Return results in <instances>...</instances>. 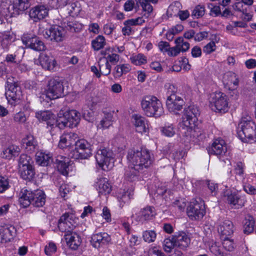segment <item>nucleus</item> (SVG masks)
I'll return each mask as SVG.
<instances>
[{
	"label": "nucleus",
	"instance_id": "obj_1",
	"mask_svg": "<svg viewBox=\"0 0 256 256\" xmlns=\"http://www.w3.org/2000/svg\"><path fill=\"white\" fill-rule=\"evenodd\" d=\"M199 115V110L194 106H190L184 109L180 126L182 128V130H183L182 132L186 136H193L198 138V140L202 139L204 137V136L198 128V116Z\"/></svg>",
	"mask_w": 256,
	"mask_h": 256
},
{
	"label": "nucleus",
	"instance_id": "obj_2",
	"mask_svg": "<svg viewBox=\"0 0 256 256\" xmlns=\"http://www.w3.org/2000/svg\"><path fill=\"white\" fill-rule=\"evenodd\" d=\"M127 160L132 166L142 170L150 167L152 162L149 150L145 148H141L140 150H130L128 152Z\"/></svg>",
	"mask_w": 256,
	"mask_h": 256
},
{
	"label": "nucleus",
	"instance_id": "obj_3",
	"mask_svg": "<svg viewBox=\"0 0 256 256\" xmlns=\"http://www.w3.org/2000/svg\"><path fill=\"white\" fill-rule=\"evenodd\" d=\"M141 106L144 114L149 117L159 118L164 112L161 102L154 96H144L141 100Z\"/></svg>",
	"mask_w": 256,
	"mask_h": 256
},
{
	"label": "nucleus",
	"instance_id": "obj_4",
	"mask_svg": "<svg viewBox=\"0 0 256 256\" xmlns=\"http://www.w3.org/2000/svg\"><path fill=\"white\" fill-rule=\"evenodd\" d=\"M30 0H14L13 4L2 2L0 4V14L6 17H14L22 14L30 6Z\"/></svg>",
	"mask_w": 256,
	"mask_h": 256
},
{
	"label": "nucleus",
	"instance_id": "obj_5",
	"mask_svg": "<svg viewBox=\"0 0 256 256\" xmlns=\"http://www.w3.org/2000/svg\"><path fill=\"white\" fill-rule=\"evenodd\" d=\"M238 126L240 129L238 134L242 142L250 143L256 142V126L250 116L242 117Z\"/></svg>",
	"mask_w": 256,
	"mask_h": 256
},
{
	"label": "nucleus",
	"instance_id": "obj_6",
	"mask_svg": "<svg viewBox=\"0 0 256 256\" xmlns=\"http://www.w3.org/2000/svg\"><path fill=\"white\" fill-rule=\"evenodd\" d=\"M6 90V98L10 104L14 105L20 100L22 96L21 88L14 78L9 77L7 78Z\"/></svg>",
	"mask_w": 256,
	"mask_h": 256
},
{
	"label": "nucleus",
	"instance_id": "obj_7",
	"mask_svg": "<svg viewBox=\"0 0 256 256\" xmlns=\"http://www.w3.org/2000/svg\"><path fill=\"white\" fill-rule=\"evenodd\" d=\"M92 155L91 144L84 139L78 140L74 150L71 151L69 156L75 160L87 159Z\"/></svg>",
	"mask_w": 256,
	"mask_h": 256
},
{
	"label": "nucleus",
	"instance_id": "obj_8",
	"mask_svg": "<svg viewBox=\"0 0 256 256\" xmlns=\"http://www.w3.org/2000/svg\"><path fill=\"white\" fill-rule=\"evenodd\" d=\"M187 214L192 220H201L206 214L204 204L200 198L190 202L187 208Z\"/></svg>",
	"mask_w": 256,
	"mask_h": 256
},
{
	"label": "nucleus",
	"instance_id": "obj_9",
	"mask_svg": "<svg viewBox=\"0 0 256 256\" xmlns=\"http://www.w3.org/2000/svg\"><path fill=\"white\" fill-rule=\"evenodd\" d=\"M46 94V97L50 100L56 99L65 95L62 82L59 78H54L48 81Z\"/></svg>",
	"mask_w": 256,
	"mask_h": 256
},
{
	"label": "nucleus",
	"instance_id": "obj_10",
	"mask_svg": "<svg viewBox=\"0 0 256 256\" xmlns=\"http://www.w3.org/2000/svg\"><path fill=\"white\" fill-rule=\"evenodd\" d=\"M210 102L212 109L214 110L224 113L228 110L227 96L222 92L212 94Z\"/></svg>",
	"mask_w": 256,
	"mask_h": 256
},
{
	"label": "nucleus",
	"instance_id": "obj_11",
	"mask_svg": "<svg viewBox=\"0 0 256 256\" xmlns=\"http://www.w3.org/2000/svg\"><path fill=\"white\" fill-rule=\"evenodd\" d=\"M210 154H214L220 156V160L227 164L231 166V162L229 158L222 159V156L227 152V148L224 141L220 138L216 139L212 143V146L208 149Z\"/></svg>",
	"mask_w": 256,
	"mask_h": 256
},
{
	"label": "nucleus",
	"instance_id": "obj_12",
	"mask_svg": "<svg viewBox=\"0 0 256 256\" xmlns=\"http://www.w3.org/2000/svg\"><path fill=\"white\" fill-rule=\"evenodd\" d=\"M22 42L26 48H30L35 51L44 50L46 46L44 42L40 38L30 34H24L22 38Z\"/></svg>",
	"mask_w": 256,
	"mask_h": 256
},
{
	"label": "nucleus",
	"instance_id": "obj_13",
	"mask_svg": "<svg viewBox=\"0 0 256 256\" xmlns=\"http://www.w3.org/2000/svg\"><path fill=\"white\" fill-rule=\"evenodd\" d=\"M95 158L99 166L102 168L104 166H108L111 162H113L112 153L106 148L98 150Z\"/></svg>",
	"mask_w": 256,
	"mask_h": 256
},
{
	"label": "nucleus",
	"instance_id": "obj_14",
	"mask_svg": "<svg viewBox=\"0 0 256 256\" xmlns=\"http://www.w3.org/2000/svg\"><path fill=\"white\" fill-rule=\"evenodd\" d=\"M224 198L228 204L234 206H242L246 202L244 196H241L236 192H232L229 190L224 192Z\"/></svg>",
	"mask_w": 256,
	"mask_h": 256
},
{
	"label": "nucleus",
	"instance_id": "obj_15",
	"mask_svg": "<svg viewBox=\"0 0 256 256\" xmlns=\"http://www.w3.org/2000/svg\"><path fill=\"white\" fill-rule=\"evenodd\" d=\"M48 10L44 5H37L31 8L29 16L31 20L36 22L44 19L48 15Z\"/></svg>",
	"mask_w": 256,
	"mask_h": 256
},
{
	"label": "nucleus",
	"instance_id": "obj_16",
	"mask_svg": "<svg viewBox=\"0 0 256 256\" xmlns=\"http://www.w3.org/2000/svg\"><path fill=\"white\" fill-rule=\"evenodd\" d=\"M64 34V30L63 28L56 25L46 30L44 35L46 38L60 42L63 40Z\"/></svg>",
	"mask_w": 256,
	"mask_h": 256
},
{
	"label": "nucleus",
	"instance_id": "obj_17",
	"mask_svg": "<svg viewBox=\"0 0 256 256\" xmlns=\"http://www.w3.org/2000/svg\"><path fill=\"white\" fill-rule=\"evenodd\" d=\"M184 102L179 96H172L170 98H166V105L168 110L174 114H178V112L182 108Z\"/></svg>",
	"mask_w": 256,
	"mask_h": 256
},
{
	"label": "nucleus",
	"instance_id": "obj_18",
	"mask_svg": "<svg viewBox=\"0 0 256 256\" xmlns=\"http://www.w3.org/2000/svg\"><path fill=\"white\" fill-rule=\"evenodd\" d=\"M110 240L111 238L108 234L106 232H100L92 235L90 242L94 248H98L107 245Z\"/></svg>",
	"mask_w": 256,
	"mask_h": 256
},
{
	"label": "nucleus",
	"instance_id": "obj_19",
	"mask_svg": "<svg viewBox=\"0 0 256 256\" xmlns=\"http://www.w3.org/2000/svg\"><path fill=\"white\" fill-rule=\"evenodd\" d=\"M78 140L77 134L74 132H66L62 134L60 137L58 143V147L64 148L76 146Z\"/></svg>",
	"mask_w": 256,
	"mask_h": 256
},
{
	"label": "nucleus",
	"instance_id": "obj_20",
	"mask_svg": "<svg viewBox=\"0 0 256 256\" xmlns=\"http://www.w3.org/2000/svg\"><path fill=\"white\" fill-rule=\"evenodd\" d=\"M175 46L168 49V54L170 56H176L180 52H186L190 48V44L184 42L182 37L178 38L175 40Z\"/></svg>",
	"mask_w": 256,
	"mask_h": 256
},
{
	"label": "nucleus",
	"instance_id": "obj_21",
	"mask_svg": "<svg viewBox=\"0 0 256 256\" xmlns=\"http://www.w3.org/2000/svg\"><path fill=\"white\" fill-rule=\"evenodd\" d=\"M156 214L154 208L152 206H148L141 209L136 220L138 222H144L145 221L152 220Z\"/></svg>",
	"mask_w": 256,
	"mask_h": 256
},
{
	"label": "nucleus",
	"instance_id": "obj_22",
	"mask_svg": "<svg viewBox=\"0 0 256 256\" xmlns=\"http://www.w3.org/2000/svg\"><path fill=\"white\" fill-rule=\"evenodd\" d=\"M176 247L185 250L190 242V238L184 232H180L173 236Z\"/></svg>",
	"mask_w": 256,
	"mask_h": 256
},
{
	"label": "nucleus",
	"instance_id": "obj_23",
	"mask_svg": "<svg viewBox=\"0 0 256 256\" xmlns=\"http://www.w3.org/2000/svg\"><path fill=\"white\" fill-rule=\"evenodd\" d=\"M64 237L68 246L72 250H78L82 243L80 236L76 232H72L68 234H65Z\"/></svg>",
	"mask_w": 256,
	"mask_h": 256
},
{
	"label": "nucleus",
	"instance_id": "obj_24",
	"mask_svg": "<svg viewBox=\"0 0 256 256\" xmlns=\"http://www.w3.org/2000/svg\"><path fill=\"white\" fill-rule=\"evenodd\" d=\"M68 219L72 220V218L68 217V213L63 214L58 220V226L62 232L68 234L72 232L73 225L68 224Z\"/></svg>",
	"mask_w": 256,
	"mask_h": 256
},
{
	"label": "nucleus",
	"instance_id": "obj_25",
	"mask_svg": "<svg viewBox=\"0 0 256 256\" xmlns=\"http://www.w3.org/2000/svg\"><path fill=\"white\" fill-rule=\"evenodd\" d=\"M23 148L30 153L34 152L38 149V144L36 139L32 134L27 135L22 140Z\"/></svg>",
	"mask_w": 256,
	"mask_h": 256
},
{
	"label": "nucleus",
	"instance_id": "obj_26",
	"mask_svg": "<svg viewBox=\"0 0 256 256\" xmlns=\"http://www.w3.org/2000/svg\"><path fill=\"white\" fill-rule=\"evenodd\" d=\"M132 119L137 132L140 133L146 132L148 126L147 121L144 117L139 114H134L132 116Z\"/></svg>",
	"mask_w": 256,
	"mask_h": 256
},
{
	"label": "nucleus",
	"instance_id": "obj_27",
	"mask_svg": "<svg viewBox=\"0 0 256 256\" xmlns=\"http://www.w3.org/2000/svg\"><path fill=\"white\" fill-rule=\"evenodd\" d=\"M33 192L26 188L21 190L19 194V202L23 208H27L32 204Z\"/></svg>",
	"mask_w": 256,
	"mask_h": 256
},
{
	"label": "nucleus",
	"instance_id": "obj_28",
	"mask_svg": "<svg viewBox=\"0 0 256 256\" xmlns=\"http://www.w3.org/2000/svg\"><path fill=\"white\" fill-rule=\"evenodd\" d=\"M38 62L44 68L48 70H54L56 64L54 58L45 54H40Z\"/></svg>",
	"mask_w": 256,
	"mask_h": 256
},
{
	"label": "nucleus",
	"instance_id": "obj_29",
	"mask_svg": "<svg viewBox=\"0 0 256 256\" xmlns=\"http://www.w3.org/2000/svg\"><path fill=\"white\" fill-rule=\"evenodd\" d=\"M218 230L222 236H230L234 232L232 222L230 220H225L218 226Z\"/></svg>",
	"mask_w": 256,
	"mask_h": 256
},
{
	"label": "nucleus",
	"instance_id": "obj_30",
	"mask_svg": "<svg viewBox=\"0 0 256 256\" xmlns=\"http://www.w3.org/2000/svg\"><path fill=\"white\" fill-rule=\"evenodd\" d=\"M70 162V160L68 158L60 156V159H56L54 164L56 165L58 171L62 174L66 176L68 174Z\"/></svg>",
	"mask_w": 256,
	"mask_h": 256
},
{
	"label": "nucleus",
	"instance_id": "obj_31",
	"mask_svg": "<svg viewBox=\"0 0 256 256\" xmlns=\"http://www.w3.org/2000/svg\"><path fill=\"white\" fill-rule=\"evenodd\" d=\"M36 158V163L43 166H48L53 162V158L50 154L42 152H38Z\"/></svg>",
	"mask_w": 256,
	"mask_h": 256
},
{
	"label": "nucleus",
	"instance_id": "obj_32",
	"mask_svg": "<svg viewBox=\"0 0 256 256\" xmlns=\"http://www.w3.org/2000/svg\"><path fill=\"white\" fill-rule=\"evenodd\" d=\"M66 116H68L69 128L76 126L80 120V114L76 110H72L66 111Z\"/></svg>",
	"mask_w": 256,
	"mask_h": 256
},
{
	"label": "nucleus",
	"instance_id": "obj_33",
	"mask_svg": "<svg viewBox=\"0 0 256 256\" xmlns=\"http://www.w3.org/2000/svg\"><path fill=\"white\" fill-rule=\"evenodd\" d=\"M46 202V194L41 190H38L33 192L32 205L35 207L42 206Z\"/></svg>",
	"mask_w": 256,
	"mask_h": 256
},
{
	"label": "nucleus",
	"instance_id": "obj_34",
	"mask_svg": "<svg viewBox=\"0 0 256 256\" xmlns=\"http://www.w3.org/2000/svg\"><path fill=\"white\" fill-rule=\"evenodd\" d=\"M96 187L100 194H106L110 192L112 188L110 184L106 178H101L96 184Z\"/></svg>",
	"mask_w": 256,
	"mask_h": 256
},
{
	"label": "nucleus",
	"instance_id": "obj_35",
	"mask_svg": "<svg viewBox=\"0 0 256 256\" xmlns=\"http://www.w3.org/2000/svg\"><path fill=\"white\" fill-rule=\"evenodd\" d=\"M19 173L22 179L28 180H32L35 175V171L32 164L26 166H20Z\"/></svg>",
	"mask_w": 256,
	"mask_h": 256
},
{
	"label": "nucleus",
	"instance_id": "obj_36",
	"mask_svg": "<svg viewBox=\"0 0 256 256\" xmlns=\"http://www.w3.org/2000/svg\"><path fill=\"white\" fill-rule=\"evenodd\" d=\"M20 152V148L18 146L12 145L3 150L1 155L3 158L10 160L13 157L18 156Z\"/></svg>",
	"mask_w": 256,
	"mask_h": 256
},
{
	"label": "nucleus",
	"instance_id": "obj_37",
	"mask_svg": "<svg viewBox=\"0 0 256 256\" xmlns=\"http://www.w3.org/2000/svg\"><path fill=\"white\" fill-rule=\"evenodd\" d=\"M255 226L254 218L250 215H247L244 222V232L249 234L252 232Z\"/></svg>",
	"mask_w": 256,
	"mask_h": 256
},
{
	"label": "nucleus",
	"instance_id": "obj_38",
	"mask_svg": "<svg viewBox=\"0 0 256 256\" xmlns=\"http://www.w3.org/2000/svg\"><path fill=\"white\" fill-rule=\"evenodd\" d=\"M131 70V66L129 64H124L117 65L114 68L113 74L114 78H120L123 74H126Z\"/></svg>",
	"mask_w": 256,
	"mask_h": 256
},
{
	"label": "nucleus",
	"instance_id": "obj_39",
	"mask_svg": "<svg viewBox=\"0 0 256 256\" xmlns=\"http://www.w3.org/2000/svg\"><path fill=\"white\" fill-rule=\"evenodd\" d=\"M66 116V112H60L58 114V118L56 121V124L60 129H64L66 127L69 128V122Z\"/></svg>",
	"mask_w": 256,
	"mask_h": 256
},
{
	"label": "nucleus",
	"instance_id": "obj_40",
	"mask_svg": "<svg viewBox=\"0 0 256 256\" xmlns=\"http://www.w3.org/2000/svg\"><path fill=\"white\" fill-rule=\"evenodd\" d=\"M140 169H136L135 166L128 167L126 170L125 178L129 181L132 182L138 179V172Z\"/></svg>",
	"mask_w": 256,
	"mask_h": 256
},
{
	"label": "nucleus",
	"instance_id": "obj_41",
	"mask_svg": "<svg viewBox=\"0 0 256 256\" xmlns=\"http://www.w3.org/2000/svg\"><path fill=\"white\" fill-rule=\"evenodd\" d=\"M99 70L101 75L108 76L111 72V66L108 60H100L98 62Z\"/></svg>",
	"mask_w": 256,
	"mask_h": 256
},
{
	"label": "nucleus",
	"instance_id": "obj_42",
	"mask_svg": "<svg viewBox=\"0 0 256 256\" xmlns=\"http://www.w3.org/2000/svg\"><path fill=\"white\" fill-rule=\"evenodd\" d=\"M105 38L102 36L99 35L92 42V46L94 50H98L105 45Z\"/></svg>",
	"mask_w": 256,
	"mask_h": 256
},
{
	"label": "nucleus",
	"instance_id": "obj_43",
	"mask_svg": "<svg viewBox=\"0 0 256 256\" xmlns=\"http://www.w3.org/2000/svg\"><path fill=\"white\" fill-rule=\"evenodd\" d=\"M205 14V7L203 5L198 4L196 6L193 10L191 16L194 18H202Z\"/></svg>",
	"mask_w": 256,
	"mask_h": 256
},
{
	"label": "nucleus",
	"instance_id": "obj_44",
	"mask_svg": "<svg viewBox=\"0 0 256 256\" xmlns=\"http://www.w3.org/2000/svg\"><path fill=\"white\" fill-rule=\"evenodd\" d=\"M131 62L136 65L140 66L146 63V57L142 54H139L137 55L134 56L130 58Z\"/></svg>",
	"mask_w": 256,
	"mask_h": 256
},
{
	"label": "nucleus",
	"instance_id": "obj_45",
	"mask_svg": "<svg viewBox=\"0 0 256 256\" xmlns=\"http://www.w3.org/2000/svg\"><path fill=\"white\" fill-rule=\"evenodd\" d=\"M156 234L152 230H145L142 233L144 240L148 243L154 242L156 239Z\"/></svg>",
	"mask_w": 256,
	"mask_h": 256
},
{
	"label": "nucleus",
	"instance_id": "obj_46",
	"mask_svg": "<svg viewBox=\"0 0 256 256\" xmlns=\"http://www.w3.org/2000/svg\"><path fill=\"white\" fill-rule=\"evenodd\" d=\"M174 247H176V246L175 244H174L173 236L172 238H168L164 240L163 242V248L165 252H170Z\"/></svg>",
	"mask_w": 256,
	"mask_h": 256
},
{
	"label": "nucleus",
	"instance_id": "obj_47",
	"mask_svg": "<svg viewBox=\"0 0 256 256\" xmlns=\"http://www.w3.org/2000/svg\"><path fill=\"white\" fill-rule=\"evenodd\" d=\"M136 3H139L140 6L142 7L143 11L146 12V14H144V16H145L146 18L148 17L150 14L152 12L153 8L152 6L148 2L143 1L142 2V0L140 2H136Z\"/></svg>",
	"mask_w": 256,
	"mask_h": 256
},
{
	"label": "nucleus",
	"instance_id": "obj_48",
	"mask_svg": "<svg viewBox=\"0 0 256 256\" xmlns=\"http://www.w3.org/2000/svg\"><path fill=\"white\" fill-rule=\"evenodd\" d=\"M32 160L30 156L26 154H22L18 160L19 168L20 166H28V165H32Z\"/></svg>",
	"mask_w": 256,
	"mask_h": 256
},
{
	"label": "nucleus",
	"instance_id": "obj_49",
	"mask_svg": "<svg viewBox=\"0 0 256 256\" xmlns=\"http://www.w3.org/2000/svg\"><path fill=\"white\" fill-rule=\"evenodd\" d=\"M223 247L228 251L232 252L235 248V244L232 240L229 239L228 236H224L222 238Z\"/></svg>",
	"mask_w": 256,
	"mask_h": 256
},
{
	"label": "nucleus",
	"instance_id": "obj_50",
	"mask_svg": "<svg viewBox=\"0 0 256 256\" xmlns=\"http://www.w3.org/2000/svg\"><path fill=\"white\" fill-rule=\"evenodd\" d=\"M1 242H10L12 238L11 232L8 228L3 230L2 232L0 233Z\"/></svg>",
	"mask_w": 256,
	"mask_h": 256
},
{
	"label": "nucleus",
	"instance_id": "obj_51",
	"mask_svg": "<svg viewBox=\"0 0 256 256\" xmlns=\"http://www.w3.org/2000/svg\"><path fill=\"white\" fill-rule=\"evenodd\" d=\"M166 88V96L167 98H170V97L172 98V96H177L176 94L177 92V88L175 86L172 84H168L165 86Z\"/></svg>",
	"mask_w": 256,
	"mask_h": 256
},
{
	"label": "nucleus",
	"instance_id": "obj_52",
	"mask_svg": "<svg viewBox=\"0 0 256 256\" xmlns=\"http://www.w3.org/2000/svg\"><path fill=\"white\" fill-rule=\"evenodd\" d=\"M36 116L40 120L46 122L52 117V114L50 112L44 111L36 112Z\"/></svg>",
	"mask_w": 256,
	"mask_h": 256
},
{
	"label": "nucleus",
	"instance_id": "obj_53",
	"mask_svg": "<svg viewBox=\"0 0 256 256\" xmlns=\"http://www.w3.org/2000/svg\"><path fill=\"white\" fill-rule=\"evenodd\" d=\"M8 178L6 177L0 176V192L2 193L9 188Z\"/></svg>",
	"mask_w": 256,
	"mask_h": 256
},
{
	"label": "nucleus",
	"instance_id": "obj_54",
	"mask_svg": "<svg viewBox=\"0 0 256 256\" xmlns=\"http://www.w3.org/2000/svg\"><path fill=\"white\" fill-rule=\"evenodd\" d=\"M128 20L124 22V26L122 28V32L124 36H130L134 32V30L131 27L134 25L130 24H129V22L128 23Z\"/></svg>",
	"mask_w": 256,
	"mask_h": 256
},
{
	"label": "nucleus",
	"instance_id": "obj_55",
	"mask_svg": "<svg viewBox=\"0 0 256 256\" xmlns=\"http://www.w3.org/2000/svg\"><path fill=\"white\" fill-rule=\"evenodd\" d=\"M14 120L18 124H23L26 120V118L24 112H18L14 114Z\"/></svg>",
	"mask_w": 256,
	"mask_h": 256
},
{
	"label": "nucleus",
	"instance_id": "obj_56",
	"mask_svg": "<svg viewBox=\"0 0 256 256\" xmlns=\"http://www.w3.org/2000/svg\"><path fill=\"white\" fill-rule=\"evenodd\" d=\"M162 132L163 134L168 136H172L175 133L174 128L172 124L162 128Z\"/></svg>",
	"mask_w": 256,
	"mask_h": 256
},
{
	"label": "nucleus",
	"instance_id": "obj_57",
	"mask_svg": "<svg viewBox=\"0 0 256 256\" xmlns=\"http://www.w3.org/2000/svg\"><path fill=\"white\" fill-rule=\"evenodd\" d=\"M216 46L215 42L213 41L210 42L203 48V52L206 54H209L216 50Z\"/></svg>",
	"mask_w": 256,
	"mask_h": 256
},
{
	"label": "nucleus",
	"instance_id": "obj_58",
	"mask_svg": "<svg viewBox=\"0 0 256 256\" xmlns=\"http://www.w3.org/2000/svg\"><path fill=\"white\" fill-rule=\"evenodd\" d=\"M49 4L52 6L58 8L67 4L68 0H49Z\"/></svg>",
	"mask_w": 256,
	"mask_h": 256
},
{
	"label": "nucleus",
	"instance_id": "obj_59",
	"mask_svg": "<svg viewBox=\"0 0 256 256\" xmlns=\"http://www.w3.org/2000/svg\"><path fill=\"white\" fill-rule=\"evenodd\" d=\"M56 250V246L53 242H50L48 246L45 247L44 251L46 255L50 256Z\"/></svg>",
	"mask_w": 256,
	"mask_h": 256
},
{
	"label": "nucleus",
	"instance_id": "obj_60",
	"mask_svg": "<svg viewBox=\"0 0 256 256\" xmlns=\"http://www.w3.org/2000/svg\"><path fill=\"white\" fill-rule=\"evenodd\" d=\"M208 8L210 10V14L214 15L215 16L221 14L220 7L218 6H214L212 4L208 5Z\"/></svg>",
	"mask_w": 256,
	"mask_h": 256
},
{
	"label": "nucleus",
	"instance_id": "obj_61",
	"mask_svg": "<svg viewBox=\"0 0 256 256\" xmlns=\"http://www.w3.org/2000/svg\"><path fill=\"white\" fill-rule=\"evenodd\" d=\"M120 60V56L116 54H108L106 60H108V62L116 64Z\"/></svg>",
	"mask_w": 256,
	"mask_h": 256
},
{
	"label": "nucleus",
	"instance_id": "obj_62",
	"mask_svg": "<svg viewBox=\"0 0 256 256\" xmlns=\"http://www.w3.org/2000/svg\"><path fill=\"white\" fill-rule=\"evenodd\" d=\"M243 188L244 192L249 194H256V188H254V186L250 184L244 186Z\"/></svg>",
	"mask_w": 256,
	"mask_h": 256
},
{
	"label": "nucleus",
	"instance_id": "obj_63",
	"mask_svg": "<svg viewBox=\"0 0 256 256\" xmlns=\"http://www.w3.org/2000/svg\"><path fill=\"white\" fill-rule=\"evenodd\" d=\"M130 199V198L129 193L128 192H124L120 197L118 196V200L120 202V206L122 207L124 206V204H122L121 202H122L124 204L126 202H128Z\"/></svg>",
	"mask_w": 256,
	"mask_h": 256
},
{
	"label": "nucleus",
	"instance_id": "obj_64",
	"mask_svg": "<svg viewBox=\"0 0 256 256\" xmlns=\"http://www.w3.org/2000/svg\"><path fill=\"white\" fill-rule=\"evenodd\" d=\"M134 6V2L133 0H128L124 3V10L126 12H130L133 10Z\"/></svg>",
	"mask_w": 256,
	"mask_h": 256
}]
</instances>
